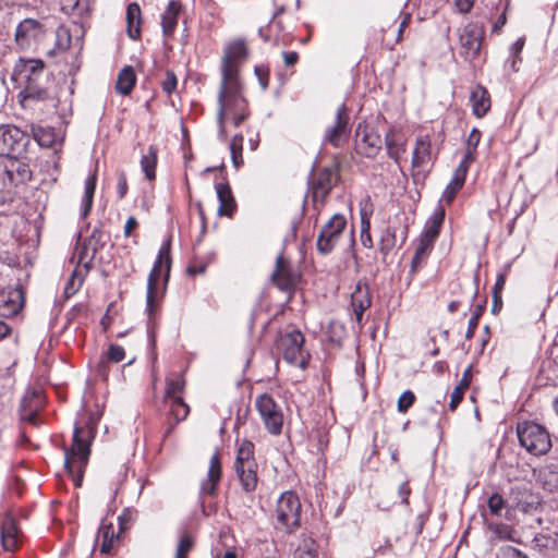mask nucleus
Masks as SVG:
<instances>
[{
    "instance_id": "obj_43",
    "label": "nucleus",
    "mask_w": 558,
    "mask_h": 558,
    "mask_svg": "<svg viewBox=\"0 0 558 558\" xmlns=\"http://www.w3.org/2000/svg\"><path fill=\"white\" fill-rule=\"evenodd\" d=\"M360 208V218H361V226H371V218L373 215V204L371 202L369 196L364 197L361 199L359 204Z\"/></svg>"
},
{
    "instance_id": "obj_5",
    "label": "nucleus",
    "mask_w": 558,
    "mask_h": 558,
    "mask_svg": "<svg viewBox=\"0 0 558 558\" xmlns=\"http://www.w3.org/2000/svg\"><path fill=\"white\" fill-rule=\"evenodd\" d=\"M519 441L530 453L542 456L549 451L551 441L547 430L533 422H523L517 428Z\"/></svg>"
},
{
    "instance_id": "obj_47",
    "label": "nucleus",
    "mask_w": 558,
    "mask_h": 558,
    "mask_svg": "<svg viewBox=\"0 0 558 558\" xmlns=\"http://www.w3.org/2000/svg\"><path fill=\"white\" fill-rule=\"evenodd\" d=\"M395 245V233L386 230L380 239L379 251L383 255H387Z\"/></svg>"
},
{
    "instance_id": "obj_45",
    "label": "nucleus",
    "mask_w": 558,
    "mask_h": 558,
    "mask_svg": "<svg viewBox=\"0 0 558 558\" xmlns=\"http://www.w3.org/2000/svg\"><path fill=\"white\" fill-rule=\"evenodd\" d=\"M534 543L537 547L541 548H555L556 546H558V537L556 536V534L553 536L549 534L539 533L535 535Z\"/></svg>"
},
{
    "instance_id": "obj_61",
    "label": "nucleus",
    "mask_w": 558,
    "mask_h": 558,
    "mask_svg": "<svg viewBox=\"0 0 558 558\" xmlns=\"http://www.w3.org/2000/svg\"><path fill=\"white\" fill-rule=\"evenodd\" d=\"M475 0H454V3L461 13H468L472 10Z\"/></svg>"
},
{
    "instance_id": "obj_38",
    "label": "nucleus",
    "mask_w": 558,
    "mask_h": 558,
    "mask_svg": "<svg viewBox=\"0 0 558 558\" xmlns=\"http://www.w3.org/2000/svg\"><path fill=\"white\" fill-rule=\"evenodd\" d=\"M96 180H97L96 174H92L85 180L83 210H82L83 217H86L88 215V213L90 211V208L93 205L94 193H95V189H96Z\"/></svg>"
},
{
    "instance_id": "obj_57",
    "label": "nucleus",
    "mask_w": 558,
    "mask_h": 558,
    "mask_svg": "<svg viewBox=\"0 0 558 558\" xmlns=\"http://www.w3.org/2000/svg\"><path fill=\"white\" fill-rule=\"evenodd\" d=\"M464 391L465 389H463L462 387L460 386H457L452 393H451V400H450V403H449V408L450 410H456L457 407L459 405V403L462 401L463 399V396H464Z\"/></svg>"
},
{
    "instance_id": "obj_4",
    "label": "nucleus",
    "mask_w": 558,
    "mask_h": 558,
    "mask_svg": "<svg viewBox=\"0 0 558 558\" xmlns=\"http://www.w3.org/2000/svg\"><path fill=\"white\" fill-rule=\"evenodd\" d=\"M166 265L165 279L167 280L170 272V242H165L158 253L157 259L153 269L149 272L147 280L146 293V311L148 316L151 317L155 313L157 302L159 299L158 283L162 275V266Z\"/></svg>"
},
{
    "instance_id": "obj_56",
    "label": "nucleus",
    "mask_w": 558,
    "mask_h": 558,
    "mask_svg": "<svg viewBox=\"0 0 558 558\" xmlns=\"http://www.w3.org/2000/svg\"><path fill=\"white\" fill-rule=\"evenodd\" d=\"M481 311L482 307H478L477 311L469 319L465 338L471 339L474 336L475 329L477 328L478 325V317L481 315Z\"/></svg>"
},
{
    "instance_id": "obj_41",
    "label": "nucleus",
    "mask_w": 558,
    "mask_h": 558,
    "mask_svg": "<svg viewBox=\"0 0 558 558\" xmlns=\"http://www.w3.org/2000/svg\"><path fill=\"white\" fill-rule=\"evenodd\" d=\"M243 135L236 134L230 142V153L233 166L238 169L243 165Z\"/></svg>"
},
{
    "instance_id": "obj_58",
    "label": "nucleus",
    "mask_w": 558,
    "mask_h": 558,
    "mask_svg": "<svg viewBox=\"0 0 558 558\" xmlns=\"http://www.w3.org/2000/svg\"><path fill=\"white\" fill-rule=\"evenodd\" d=\"M137 519V511L131 508L124 509L118 517V523H130Z\"/></svg>"
},
{
    "instance_id": "obj_20",
    "label": "nucleus",
    "mask_w": 558,
    "mask_h": 558,
    "mask_svg": "<svg viewBox=\"0 0 558 558\" xmlns=\"http://www.w3.org/2000/svg\"><path fill=\"white\" fill-rule=\"evenodd\" d=\"M371 304L372 298L368 287L365 283L359 282L351 294V306L359 324L362 322L363 313Z\"/></svg>"
},
{
    "instance_id": "obj_1",
    "label": "nucleus",
    "mask_w": 558,
    "mask_h": 558,
    "mask_svg": "<svg viewBox=\"0 0 558 558\" xmlns=\"http://www.w3.org/2000/svg\"><path fill=\"white\" fill-rule=\"evenodd\" d=\"M248 57L245 39L236 38L223 47L221 61V84L218 94V125L219 136L226 137L225 121L230 119L234 126H239L247 117V102L242 95L240 82L241 65Z\"/></svg>"
},
{
    "instance_id": "obj_35",
    "label": "nucleus",
    "mask_w": 558,
    "mask_h": 558,
    "mask_svg": "<svg viewBox=\"0 0 558 558\" xmlns=\"http://www.w3.org/2000/svg\"><path fill=\"white\" fill-rule=\"evenodd\" d=\"M538 480L546 490L558 493V470L546 466L539 472Z\"/></svg>"
},
{
    "instance_id": "obj_46",
    "label": "nucleus",
    "mask_w": 558,
    "mask_h": 558,
    "mask_svg": "<svg viewBox=\"0 0 558 558\" xmlns=\"http://www.w3.org/2000/svg\"><path fill=\"white\" fill-rule=\"evenodd\" d=\"M415 401V396L411 390H405L398 399L397 408L400 413H405Z\"/></svg>"
},
{
    "instance_id": "obj_53",
    "label": "nucleus",
    "mask_w": 558,
    "mask_h": 558,
    "mask_svg": "<svg viewBox=\"0 0 558 558\" xmlns=\"http://www.w3.org/2000/svg\"><path fill=\"white\" fill-rule=\"evenodd\" d=\"M177 87V76L172 71L166 72V78L162 82V90L170 95Z\"/></svg>"
},
{
    "instance_id": "obj_28",
    "label": "nucleus",
    "mask_w": 558,
    "mask_h": 558,
    "mask_svg": "<svg viewBox=\"0 0 558 558\" xmlns=\"http://www.w3.org/2000/svg\"><path fill=\"white\" fill-rule=\"evenodd\" d=\"M256 470L257 464L235 468L242 488L246 493L254 492L257 487L258 477Z\"/></svg>"
},
{
    "instance_id": "obj_14",
    "label": "nucleus",
    "mask_w": 558,
    "mask_h": 558,
    "mask_svg": "<svg viewBox=\"0 0 558 558\" xmlns=\"http://www.w3.org/2000/svg\"><path fill=\"white\" fill-rule=\"evenodd\" d=\"M355 143L357 150L366 157L376 156L383 145L380 135L365 123H359L355 130Z\"/></svg>"
},
{
    "instance_id": "obj_29",
    "label": "nucleus",
    "mask_w": 558,
    "mask_h": 558,
    "mask_svg": "<svg viewBox=\"0 0 558 558\" xmlns=\"http://www.w3.org/2000/svg\"><path fill=\"white\" fill-rule=\"evenodd\" d=\"M128 33L132 39L141 36V8L137 3L132 2L126 9Z\"/></svg>"
},
{
    "instance_id": "obj_16",
    "label": "nucleus",
    "mask_w": 558,
    "mask_h": 558,
    "mask_svg": "<svg viewBox=\"0 0 558 558\" xmlns=\"http://www.w3.org/2000/svg\"><path fill=\"white\" fill-rule=\"evenodd\" d=\"M299 279V275L294 272L289 265V262L279 255L276 259V268L271 275L272 282L283 291L292 289Z\"/></svg>"
},
{
    "instance_id": "obj_34",
    "label": "nucleus",
    "mask_w": 558,
    "mask_h": 558,
    "mask_svg": "<svg viewBox=\"0 0 558 558\" xmlns=\"http://www.w3.org/2000/svg\"><path fill=\"white\" fill-rule=\"evenodd\" d=\"M481 141V132L477 129H473L466 140V149L463 159L460 163H464L469 168L470 163L475 159V150Z\"/></svg>"
},
{
    "instance_id": "obj_50",
    "label": "nucleus",
    "mask_w": 558,
    "mask_h": 558,
    "mask_svg": "<svg viewBox=\"0 0 558 558\" xmlns=\"http://www.w3.org/2000/svg\"><path fill=\"white\" fill-rule=\"evenodd\" d=\"M128 180L124 171H119L117 177V194L118 198L122 199L128 193Z\"/></svg>"
},
{
    "instance_id": "obj_33",
    "label": "nucleus",
    "mask_w": 558,
    "mask_h": 558,
    "mask_svg": "<svg viewBox=\"0 0 558 558\" xmlns=\"http://www.w3.org/2000/svg\"><path fill=\"white\" fill-rule=\"evenodd\" d=\"M166 402L169 405V418L175 421V423H180L187 417L190 413V407L183 401L182 398H175Z\"/></svg>"
},
{
    "instance_id": "obj_12",
    "label": "nucleus",
    "mask_w": 558,
    "mask_h": 558,
    "mask_svg": "<svg viewBox=\"0 0 558 558\" xmlns=\"http://www.w3.org/2000/svg\"><path fill=\"white\" fill-rule=\"evenodd\" d=\"M349 109L342 104L337 109L335 122L325 130L324 142L337 148L341 147L349 138Z\"/></svg>"
},
{
    "instance_id": "obj_60",
    "label": "nucleus",
    "mask_w": 558,
    "mask_h": 558,
    "mask_svg": "<svg viewBox=\"0 0 558 558\" xmlns=\"http://www.w3.org/2000/svg\"><path fill=\"white\" fill-rule=\"evenodd\" d=\"M411 494V488L409 486V482L404 481L400 484L398 488V495L401 498L402 504H408V498Z\"/></svg>"
},
{
    "instance_id": "obj_15",
    "label": "nucleus",
    "mask_w": 558,
    "mask_h": 558,
    "mask_svg": "<svg viewBox=\"0 0 558 558\" xmlns=\"http://www.w3.org/2000/svg\"><path fill=\"white\" fill-rule=\"evenodd\" d=\"M432 160V143L427 135L418 136L412 154V169L414 180L424 179L423 173L425 167Z\"/></svg>"
},
{
    "instance_id": "obj_42",
    "label": "nucleus",
    "mask_w": 558,
    "mask_h": 558,
    "mask_svg": "<svg viewBox=\"0 0 558 558\" xmlns=\"http://www.w3.org/2000/svg\"><path fill=\"white\" fill-rule=\"evenodd\" d=\"M488 529L494 539L515 541L510 525H488Z\"/></svg>"
},
{
    "instance_id": "obj_6",
    "label": "nucleus",
    "mask_w": 558,
    "mask_h": 558,
    "mask_svg": "<svg viewBox=\"0 0 558 558\" xmlns=\"http://www.w3.org/2000/svg\"><path fill=\"white\" fill-rule=\"evenodd\" d=\"M29 143V136L15 125H0V156L16 159L26 151Z\"/></svg>"
},
{
    "instance_id": "obj_52",
    "label": "nucleus",
    "mask_w": 558,
    "mask_h": 558,
    "mask_svg": "<svg viewBox=\"0 0 558 558\" xmlns=\"http://www.w3.org/2000/svg\"><path fill=\"white\" fill-rule=\"evenodd\" d=\"M498 558H529V557L524 553H522L521 550H519L512 546H506L500 549Z\"/></svg>"
},
{
    "instance_id": "obj_10",
    "label": "nucleus",
    "mask_w": 558,
    "mask_h": 558,
    "mask_svg": "<svg viewBox=\"0 0 558 558\" xmlns=\"http://www.w3.org/2000/svg\"><path fill=\"white\" fill-rule=\"evenodd\" d=\"M484 28L477 23L464 26L460 34V54L469 62L475 61L481 52Z\"/></svg>"
},
{
    "instance_id": "obj_32",
    "label": "nucleus",
    "mask_w": 558,
    "mask_h": 558,
    "mask_svg": "<svg viewBox=\"0 0 558 558\" xmlns=\"http://www.w3.org/2000/svg\"><path fill=\"white\" fill-rule=\"evenodd\" d=\"M157 166V148L149 146L146 154L141 158V168L147 180L151 181L156 178Z\"/></svg>"
},
{
    "instance_id": "obj_17",
    "label": "nucleus",
    "mask_w": 558,
    "mask_h": 558,
    "mask_svg": "<svg viewBox=\"0 0 558 558\" xmlns=\"http://www.w3.org/2000/svg\"><path fill=\"white\" fill-rule=\"evenodd\" d=\"M24 296L22 290L9 288L0 292V317L9 318L16 315L23 307Z\"/></svg>"
},
{
    "instance_id": "obj_40",
    "label": "nucleus",
    "mask_w": 558,
    "mask_h": 558,
    "mask_svg": "<svg viewBox=\"0 0 558 558\" xmlns=\"http://www.w3.org/2000/svg\"><path fill=\"white\" fill-rule=\"evenodd\" d=\"M185 381L182 377L167 378L165 401L182 398L181 393L184 389Z\"/></svg>"
},
{
    "instance_id": "obj_22",
    "label": "nucleus",
    "mask_w": 558,
    "mask_h": 558,
    "mask_svg": "<svg viewBox=\"0 0 558 558\" xmlns=\"http://www.w3.org/2000/svg\"><path fill=\"white\" fill-rule=\"evenodd\" d=\"M125 527L126 525H119V530L116 532L113 525H99L97 538L100 541L101 554L107 555L111 553L113 547L119 544L120 535Z\"/></svg>"
},
{
    "instance_id": "obj_24",
    "label": "nucleus",
    "mask_w": 558,
    "mask_h": 558,
    "mask_svg": "<svg viewBox=\"0 0 558 558\" xmlns=\"http://www.w3.org/2000/svg\"><path fill=\"white\" fill-rule=\"evenodd\" d=\"M181 11L179 1L171 0L161 15V28L165 37H171L178 25V17Z\"/></svg>"
},
{
    "instance_id": "obj_48",
    "label": "nucleus",
    "mask_w": 558,
    "mask_h": 558,
    "mask_svg": "<svg viewBox=\"0 0 558 558\" xmlns=\"http://www.w3.org/2000/svg\"><path fill=\"white\" fill-rule=\"evenodd\" d=\"M125 352L124 349L118 344H111L108 348L106 359L113 362L119 363L124 360Z\"/></svg>"
},
{
    "instance_id": "obj_64",
    "label": "nucleus",
    "mask_w": 558,
    "mask_h": 558,
    "mask_svg": "<svg viewBox=\"0 0 558 558\" xmlns=\"http://www.w3.org/2000/svg\"><path fill=\"white\" fill-rule=\"evenodd\" d=\"M410 21H411V14L408 12L403 13L402 20L400 22L399 29H398L397 41L401 40L402 34H403L404 29L408 27Z\"/></svg>"
},
{
    "instance_id": "obj_49",
    "label": "nucleus",
    "mask_w": 558,
    "mask_h": 558,
    "mask_svg": "<svg viewBox=\"0 0 558 558\" xmlns=\"http://www.w3.org/2000/svg\"><path fill=\"white\" fill-rule=\"evenodd\" d=\"M194 546V538L189 533H183L180 537V542L178 544L177 550L182 554H189Z\"/></svg>"
},
{
    "instance_id": "obj_59",
    "label": "nucleus",
    "mask_w": 558,
    "mask_h": 558,
    "mask_svg": "<svg viewBox=\"0 0 558 558\" xmlns=\"http://www.w3.org/2000/svg\"><path fill=\"white\" fill-rule=\"evenodd\" d=\"M361 242L365 247L371 248L373 246L371 226H361Z\"/></svg>"
},
{
    "instance_id": "obj_2",
    "label": "nucleus",
    "mask_w": 558,
    "mask_h": 558,
    "mask_svg": "<svg viewBox=\"0 0 558 558\" xmlns=\"http://www.w3.org/2000/svg\"><path fill=\"white\" fill-rule=\"evenodd\" d=\"M95 424L96 418L92 417L84 426L75 425L71 447L64 449V468L76 487L82 485L84 471L88 464Z\"/></svg>"
},
{
    "instance_id": "obj_13",
    "label": "nucleus",
    "mask_w": 558,
    "mask_h": 558,
    "mask_svg": "<svg viewBox=\"0 0 558 558\" xmlns=\"http://www.w3.org/2000/svg\"><path fill=\"white\" fill-rule=\"evenodd\" d=\"M301 508L298 495L291 490L284 492L278 499L276 518L281 523H300Z\"/></svg>"
},
{
    "instance_id": "obj_51",
    "label": "nucleus",
    "mask_w": 558,
    "mask_h": 558,
    "mask_svg": "<svg viewBox=\"0 0 558 558\" xmlns=\"http://www.w3.org/2000/svg\"><path fill=\"white\" fill-rule=\"evenodd\" d=\"M53 134L50 131L40 129L35 133V137L38 144L43 147H50L53 143L52 140Z\"/></svg>"
},
{
    "instance_id": "obj_44",
    "label": "nucleus",
    "mask_w": 558,
    "mask_h": 558,
    "mask_svg": "<svg viewBox=\"0 0 558 558\" xmlns=\"http://www.w3.org/2000/svg\"><path fill=\"white\" fill-rule=\"evenodd\" d=\"M487 506L492 514L496 517H501L502 512L506 510V502L498 493H494L493 495L489 496L487 500Z\"/></svg>"
},
{
    "instance_id": "obj_54",
    "label": "nucleus",
    "mask_w": 558,
    "mask_h": 558,
    "mask_svg": "<svg viewBox=\"0 0 558 558\" xmlns=\"http://www.w3.org/2000/svg\"><path fill=\"white\" fill-rule=\"evenodd\" d=\"M81 284H82V279L77 278L76 274L74 271L64 288V293H65L66 298L73 295L80 289Z\"/></svg>"
},
{
    "instance_id": "obj_9",
    "label": "nucleus",
    "mask_w": 558,
    "mask_h": 558,
    "mask_svg": "<svg viewBox=\"0 0 558 558\" xmlns=\"http://www.w3.org/2000/svg\"><path fill=\"white\" fill-rule=\"evenodd\" d=\"M303 343L304 337L301 331L293 330L279 337L277 349L281 352L284 361L304 367Z\"/></svg>"
},
{
    "instance_id": "obj_55",
    "label": "nucleus",
    "mask_w": 558,
    "mask_h": 558,
    "mask_svg": "<svg viewBox=\"0 0 558 558\" xmlns=\"http://www.w3.org/2000/svg\"><path fill=\"white\" fill-rule=\"evenodd\" d=\"M255 75L257 76L260 87L265 90L269 82V71L264 65H257L254 69Z\"/></svg>"
},
{
    "instance_id": "obj_21",
    "label": "nucleus",
    "mask_w": 558,
    "mask_h": 558,
    "mask_svg": "<svg viewBox=\"0 0 558 558\" xmlns=\"http://www.w3.org/2000/svg\"><path fill=\"white\" fill-rule=\"evenodd\" d=\"M468 170L469 168L465 167L464 163H459L450 182L447 184L442 192L440 202H446L448 205L452 203L457 193L462 189L465 182Z\"/></svg>"
},
{
    "instance_id": "obj_11",
    "label": "nucleus",
    "mask_w": 558,
    "mask_h": 558,
    "mask_svg": "<svg viewBox=\"0 0 558 558\" xmlns=\"http://www.w3.org/2000/svg\"><path fill=\"white\" fill-rule=\"evenodd\" d=\"M46 27L34 19H25L19 23L15 29V43L23 49H31L38 45L45 37Z\"/></svg>"
},
{
    "instance_id": "obj_31",
    "label": "nucleus",
    "mask_w": 558,
    "mask_h": 558,
    "mask_svg": "<svg viewBox=\"0 0 558 558\" xmlns=\"http://www.w3.org/2000/svg\"><path fill=\"white\" fill-rule=\"evenodd\" d=\"M254 464H256L254 459V444L250 440H243L238 448L234 468Z\"/></svg>"
},
{
    "instance_id": "obj_7",
    "label": "nucleus",
    "mask_w": 558,
    "mask_h": 558,
    "mask_svg": "<svg viewBox=\"0 0 558 558\" xmlns=\"http://www.w3.org/2000/svg\"><path fill=\"white\" fill-rule=\"evenodd\" d=\"M255 408L268 433L279 435L282 430L283 414L275 399L268 393L258 395L255 398Z\"/></svg>"
},
{
    "instance_id": "obj_19",
    "label": "nucleus",
    "mask_w": 558,
    "mask_h": 558,
    "mask_svg": "<svg viewBox=\"0 0 558 558\" xmlns=\"http://www.w3.org/2000/svg\"><path fill=\"white\" fill-rule=\"evenodd\" d=\"M221 478V463L219 454L216 452L211 456L207 477L202 481L199 494L202 496H211L215 494L216 487Z\"/></svg>"
},
{
    "instance_id": "obj_39",
    "label": "nucleus",
    "mask_w": 558,
    "mask_h": 558,
    "mask_svg": "<svg viewBox=\"0 0 558 558\" xmlns=\"http://www.w3.org/2000/svg\"><path fill=\"white\" fill-rule=\"evenodd\" d=\"M433 245L429 243H426L424 240H420V243L415 250L414 256L412 258L411 263V272L414 274L417 271V269L422 266L423 263H425L428 253L430 252Z\"/></svg>"
},
{
    "instance_id": "obj_23",
    "label": "nucleus",
    "mask_w": 558,
    "mask_h": 558,
    "mask_svg": "<svg viewBox=\"0 0 558 558\" xmlns=\"http://www.w3.org/2000/svg\"><path fill=\"white\" fill-rule=\"evenodd\" d=\"M472 111L477 118H483L490 109V97L487 89L482 85H476L470 95Z\"/></svg>"
},
{
    "instance_id": "obj_26",
    "label": "nucleus",
    "mask_w": 558,
    "mask_h": 558,
    "mask_svg": "<svg viewBox=\"0 0 558 558\" xmlns=\"http://www.w3.org/2000/svg\"><path fill=\"white\" fill-rule=\"evenodd\" d=\"M445 219V209L442 206H437V208L434 210L433 215L430 216L429 220L427 221L426 229L424 233L422 234L421 239L426 241V243L434 244L435 240L437 239L440 227Z\"/></svg>"
},
{
    "instance_id": "obj_36",
    "label": "nucleus",
    "mask_w": 558,
    "mask_h": 558,
    "mask_svg": "<svg viewBox=\"0 0 558 558\" xmlns=\"http://www.w3.org/2000/svg\"><path fill=\"white\" fill-rule=\"evenodd\" d=\"M293 558H317L315 539L310 536H304L294 550Z\"/></svg>"
},
{
    "instance_id": "obj_63",
    "label": "nucleus",
    "mask_w": 558,
    "mask_h": 558,
    "mask_svg": "<svg viewBox=\"0 0 558 558\" xmlns=\"http://www.w3.org/2000/svg\"><path fill=\"white\" fill-rule=\"evenodd\" d=\"M283 61L287 66L294 65L299 60V54L295 51H283L282 52Z\"/></svg>"
},
{
    "instance_id": "obj_18",
    "label": "nucleus",
    "mask_w": 558,
    "mask_h": 558,
    "mask_svg": "<svg viewBox=\"0 0 558 558\" xmlns=\"http://www.w3.org/2000/svg\"><path fill=\"white\" fill-rule=\"evenodd\" d=\"M337 181L336 171L332 168H324L313 179V197L315 201H324Z\"/></svg>"
},
{
    "instance_id": "obj_3",
    "label": "nucleus",
    "mask_w": 558,
    "mask_h": 558,
    "mask_svg": "<svg viewBox=\"0 0 558 558\" xmlns=\"http://www.w3.org/2000/svg\"><path fill=\"white\" fill-rule=\"evenodd\" d=\"M44 69V62L37 59H20L15 64L12 78L23 86L20 93L22 101L44 100L48 97L46 86L48 75Z\"/></svg>"
},
{
    "instance_id": "obj_30",
    "label": "nucleus",
    "mask_w": 558,
    "mask_h": 558,
    "mask_svg": "<svg viewBox=\"0 0 558 558\" xmlns=\"http://www.w3.org/2000/svg\"><path fill=\"white\" fill-rule=\"evenodd\" d=\"M136 83V75L132 66H124L117 80L116 89L121 95H129Z\"/></svg>"
},
{
    "instance_id": "obj_37",
    "label": "nucleus",
    "mask_w": 558,
    "mask_h": 558,
    "mask_svg": "<svg viewBox=\"0 0 558 558\" xmlns=\"http://www.w3.org/2000/svg\"><path fill=\"white\" fill-rule=\"evenodd\" d=\"M71 45V34L68 28L60 26L56 31L54 49L49 50V56H54L58 52H63L69 49Z\"/></svg>"
},
{
    "instance_id": "obj_8",
    "label": "nucleus",
    "mask_w": 558,
    "mask_h": 558,
    "mask_svg": "<svg viewBox=\"0 0 558 558\" xmlns=\"http://www.w3.org/2000/svg\"><path fill=\"white\" fill-rule=\"evenodd\" d=\"M347 227V220L343 215L335 214L322 228L317 241V251L327 255L331 253L339 242L344 229Z\"/></svg>"
},
{
    "instance_id": "obj_25",
    "label": "nucleus",
    "mask_w": 558,
    "mask_h": 558,
    "mask_svg": "<svg viewBox=\"0 0 558 558\" xmlns=\"http://www.w3.org/2000/svg\"><path fill=\"white\" fill-rule=\"evenodd\" d=\"M217 197L219 199L218 214L220 216L231 217L235 210L236 204L231 189L227 183L216 185Z\"/></svg>"
},
{
    "instance_id": "obj_27",
    "label": "nucleus",
    "mask_w": 558,
    "mask_h": 558,
    "mask_svg": "<svg viewBox=\"0 0 558 558\" xmlns=\"http://www.w3.org/2000/svg\"><path fill=\"white\" fill-rule=\"evenodd\" d=\"M0 538L4 550H16L21 544V531L19 525H1Z\"/></svg>"
},
{
    "instance_id": "obj_62",
    "label": "nucleus",
    "mask_w": 558,
    "mask_h": 558,
    "mask_svg": "<svg viewBox=\"0 0 558 558\" xmlns=\"http://www.w3.org/2000/svg\"><path fill=\"white\" fill-rule=\"evenodd\" d=\"M505 283H506V275L502 272L498 274L496 282L493 288V294L501 295Z\"/></svg>"
}]
</instances>
